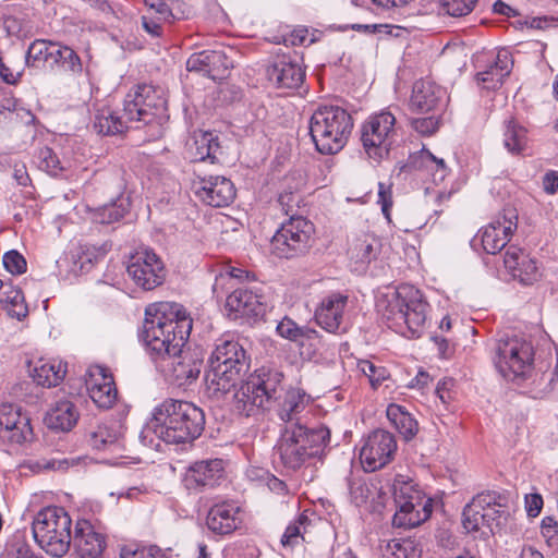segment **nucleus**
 <instances>
[{"label": "nucleus", "instance_id": "obj_1", "mask_svg": "<svg viewBox=\"0 0 558 558\" xmlns=\"http://www.w3.org/2000/svg\"><path fill=\"white\" fill-rule=\"evenodd\" d=\"M168 120L166 99L154 86L141 84L126 94L122 114L107 106L98 108L93 128L106 136L123 134L130 128H147L148 138L156 140L162 136Z\"/></svg>", "mask_w": 558, "mask_h": 558}, {"label": "nucleus", "instance_id": "obj_2", "mask_svg": "<svg viewBox=\"0 0 558 558\" xmlns=\"http://www.w3.org/2000/svg\"><path fill=\"white\" fill-rule=\"evenodd\" d=\"M192 330V318L174 302L149 304L145 308L143 340L156 362H165L184 347Z\"/></svg>", "mask_w": 558, "mask_h": 558}, {"label": "nucleus", "instance_id": "obj_3", "mask_svg": "<svg viewBox=\"0 0 558 558\" xmlns=\"http://www.w3.org/2000/svg\"><path fill=\"white\" fill-rule=\"evenodd\" d=\"M148 428L167 444H189L205 428V413L192 402L166 399L154 411Z\"/></svg>", "mask_w": 558, "mask_h": 558}, {"label": "nucleus", "instance_id": "obj_4", "mask_svg": "<svg viewBox=\"0 0 558 558\" xmlns=\"http://www.w3.org/2000/svg\"><path fill=\"white\" fill-rule=\"evenodd\" d=\"M330 442V430L323 424L307 426L301 423L284 425L276 445L282 466L296 471L314 459L320 458Z\"/></svg>", "mask_w": 558, "mask_h": 558}, {"label": "nucleus", "instance_id": "obj_5", "mask_svg": "<svg viewBox=\"0 0 558 558\" xmlns=\"http://www.w3.org/2000/svg\"><path fill=\"white\" fill-rule=\"evenodd\" d=\"M209 369L205 384L209 395L218 397L229 392L246 375L251 356L238 341L219 340L208 359Z\"/></svg>", "mask_w": 558, "mask_h": 558}, {"label": "nucleus", "instance_id": "obj_6", "mask_svg": "<svg viewBox=\"0 0 558 558\" xmlns=\"http://www.w3.org/2000/svg\"><path fill=\"white\" fill-rule=\"evenodd\" d=\"M428 303L412 286L398 287L387 299L383 316L390 328L409 339L420 338L426 328Z\"/></svg>", "mask_w": 558, "mask_h": 558}, {"label": "nucleus", "instance_id": "obj_7", "mask_svg": "<svg viewBox=\"0 0 558 558\" xmlns=\"http://www.w3.org/2000/svg\"><path fill=\"white\" fill-rule=\"evenodd\" d=\"M283 374L277 369L260 367L235 392V410L246 417L271 410L283 392Z\"/></svg>", "mask_w": 558, "mask_h": 558}, {"label": "nucleus", "instance_id": "obj_8", "mask_svg": "<svg viewBox=\"0 0 558 558\" xmlns=\"http://www.w3.org/2000/svg\"><path fill=\"white\" fill-rule=\"evenodd\" d=\"M353 130L351 114L339 106H319L310 120V134L317 151L324 155L339 153Z\"/></svg>", "mask_w": 558, "mask_h": 558}, {"label": "nucleus", "instance_id": "obj_9", "mask_svg": "<svg viewBox=\"0 0 558 558\" xmlns=\"http://www.w3.org/2000/svg\"><path fill=\"white\" fill-rule=\"evenodd\" d=\"M72 520L61 507H47L40 510L32 525L37 544L53 557L64 556L71 546Z\"/></svg>", "mask_w": 558, "mask_h": 558}, {"label": "nucleus", "instance_id": "obj_10", "mask_svg": "<svg viewBox=\"0 0 558 558\" xmlns=\"http://www.w3.org/2000/svg\"><path fill=\"white\" fill-rule=\"evenodd\" d=\"M509 504V496L505 493L495 490L480 493L463 509V526L469 532L487 526L492 533H495L508 521Z\"/></svg>", "mask_w": 558, "mask_h": 558}, {"label": "nucleus", "instance_id": "obj_11", "mask_svg": "<svg viewBox=\"0 0 558 558\" xmlns=\"http://www.w3.org/2000/svg\"><path fill=\"white\" fill-rule=\"evenodd\" d=\"M314 225L302 216H291L270 241V250L279 258L304 255L312 246Z\"/></svg>", "mask_w": 558, "mask_h": 558}, {"label": "nucleus", "instance_id": "obj_12", "mask_svg": "<svg viewBox=\"0 0 558 558\" xmlns=\"http://www.w3.org/2000/svg\"><path fill=\"white\" fill-rule=\"evenodd\" d=\"M533 344L519 337L500 339L497 347L496 366L509 379L525 378L533 368Z\"/></svg>", "mask_w": 558, "mask_h": 558}, {"label": "nucleus", "instance_id": "obj_13", "mask_svg": "<svg viewBox=\"0 0 558 558\" xmlns=\"http://www.w3.org/2000/svg\"><path fill=\"white\" fill-rule=\"evenodd\" d=\"M396 118L389 111L371 116L361 128V142L365 153L374 160L389 154L395 136Z\"/></svg>", "mask_w": 558, "mask_h": 558}, {"label": "nucleus", "instance_id": "obj_14", "mask_svg": "<svg viewBox=\"0 0 558 558\" xmlns=\"http://www.w3.org/2000/svg\"><path fill=\"white\" fill-rule=\"evenodd\" d=\"M128 276L144 291H151L166 280V267L161 258L149 247H138L129 258Z\"/></svg>", "mask_w": 558, "mask_h": 558}, {"label": "nucleus", "instance_id": "obj_15", "mask_svg": "<svg viewBox=\"0 0 558 558\" xmlns=\"http://www.w3.org/2000/svg\"><path fill=\"white\" fill-rule=\"evenodd\" d=\"M518 227V213L514 207L507 206L487 226L477 233L481 244L487 254L500 252L510 241Z\"/></svg>", "mask_w": 558, "mask_h": 558}, {"label": "nucleus", "instance_id": "obj_16", "mask_svg": "<svg viewBox=\"0 0 558 558\" xmlns=\"http://www.w3.org/2000/svg\"><path fill=\"white\" fill-rule=\"evenodd\" d=\"M397 451L395 436L384 429H376L364 440L360 450V460L363 468L374 472L390 463Z\"/></svg>", "mask_w": 558, "mask_h": 558}, {"label": "nucleus", "instance_id": "obj_17", "mask_svg": "<svg viewBox=\"0 0 558 558\" xmlns=\"http://www.w3.org/2000/svg\"><path fill=\"white\" fill-rule=\"evenodd\" d=\"M34 437L31 418L21 407L3 403L0 405V439L12 445H22Z\"/></svg>", "mask_w": 558, "mask_h": 558}, {"label": "nucleus", "instance_id": "obj_18", "mask_svg": "<svg viewBox=\"0 0 558 558\" xmlns=\"http://www.w3.org/2000/svg\"><path fill=\"white\" fill-rule=\"evenodd\" d=\"M167 368L179 386L190 385L196 380L204 365V354L199 349H183L166 359Z\"/></svg>", "mask_w": 558, "mask_h": 558}, {"label": "nucleus", "instance_id": "obj_19", "mask_svg": "<svg viewBox=\"0 0 558 558\" xmlns=\"http://www.w3.org/2000/svg\"><path fill=\"white\" fill-rule=\"evenodd\" d=\"M243 523L242 510L232 500L215 502L206 515L208 530L219 536L233 534Z\"/></svg>", "mask_w": 558, "mask_h": 558}, {"label": "nucleus", "instance_id": "obj_20", "mask_svg": "<svg viewBox=\"0 0 558 558\" xmlns=\"http://www.w3.org/2000/svg\"><path fill=\"white\" fill-rule=\"evenodd\" d=\"M268 80L278 88H299L305 71L298 60L289 54H277L266 70Z\"/></svg>", "mask_w": 558, "mask_h": 558}, {"label": "nucleus", "instance_id": "obj_21", "mask_svg": "<svg viewBox=\"0 0 558 558\" xmlns=\"http://www.w3.org/2000/svg\"><path fill=\"white\" fill-rule=\"evenodd\" d=\"M233 66L223 50H203L193 53L186 61V70L199 72L214 81L225 78Z\"/></svg>", "mask_w": 558, "mask_h": 558}, {"label": "nucleus", "instance_id": "obj_22", "mask_svg": "<svg viewBox=\"0 0 558 558\" xmlns=\"http://www.w3.org/2000/svg\"><path fill=\"white\" fill-rule=\"evenodd\" d=\"M266 307L267 305L263 301L262 295L245 288L234 290L226 300V310L228 316L232 319L263 317L266 313Z\"/></svg>", "mask_w": 558, "mask_h": 558}, {"label": "nucleus", "instance_id": "obj_23", "mask_svg": "<svg viewBox=\"0 0 558 558\" xmlns=\"http://www.w3.org/2000/svg\"><path fill=\"white\" fill-rule=\"evenodd\" d=\"M198 184L196 196L211 207H226L235 198V187L226 177L210 175L201 179Z\"/></svg>", "mask_w": 558, "mask_h": 558}, {"label": "nucleus", "instance_id": "obj_24", "mask_svg": "<svg viewBox=\"0 0 558 558\" xmlns=\"http://www.w3.org/2000/svg\"><path fill=\"white\" fill-rule=\"evenodd\" d=\"M348 300V295L340 292L325 296L315 311L316 323L328 332L344 330L342 324Z\"/></svg>", "mask_w": 558, "mask_h": 558}, {"label": "nucleus", "instance_id": "obj_25", "mask_svg": "<svg viewBox=\"0 0 558 558\" xmlns=\"http://www.w3.org/2000/svg\"><path fill=\"white\" fill-rule=\"evenodd\" d=\"M225 474L223 461L220 459L197 461L186 471L184 484L187 489L202 490L219 484Z\"/></svg>", "mask_w": 558, "mask_h": 558}, {"label": "nucleus", "instance_id": "obj_26", "mask_svg": "<svg viewBox=\"0 0 558 558\" xmlns=\"http://www.w3.org/2000/svg\"><path fill=\"white\" fill-rule=\"evenodd\" d=\"M72 543L80 558H99L106 548L105 536L87 520H77Z\"/></svg>", "mask_w": 558, "mask_h": 558}, {"label": "nucleus", "instance_id": "obj_27", "mask_svg": "<svg viewBox=\"0 0 558 558\" xmlns=\"http://www.w3.org/2000/svg\"><path fill=\"white\" fill-rule=\"evenodd\" d=\"M504 264L512 277L523 284H533L541 278L537 260L513 245L507 248Z\"/></svg>", "mask_w": 558, "mask_h": 558}, {"label": "nucleus", "instance_id": "obj_28", "mask_svg": "<svg viewBox=\"0 0 558 558\" xmlns=\"http://www.w3.org/2000/svg\"><path fill=\"white\" fill-rule=\"evenodd\" d=\"M312 398L301 388L284 389L282 395L274 402L271 410H274L278 418L290 425L300 423L299 415L308 407Z\"/></svg>", "mask_w": 558, "mask_h": 558}, {"label": "nucleus", "instance_id": "obj_29", "mask_svg": "<svg viewBox=\"0 0 558 558\" xmlns=\"http://www.w3.org/2000/svg\"><path fill=\"white\" fill-rule=\"evenodd\" d=\"M89 397L104 409L111 408L118 396L113 376L102 366H96L89 372V379L86 383Z\"/></svg>", "mask_w": 558, "mask_h": 558}, {"label": "nucleus", "instance_id": "obj_30", "mask_svg": "<svg viewBox=\"0 0 558 558\" xmlns=\"http://www.w3.org/2000/svg\"><path fill=\"white\" fill-rule=\"evenodd\" d=\"M276 329L282 338L296 342L302 350L301 354L311 356L316 351L319 333L315 329L306 326L300 327L289 317H283Z\"/></svg>", "mask_w": 558, "mask_h": 558}, {"label": "nucleus", "instance_id": "obj_31", "mask_svg": "<svg viewBox=\"0 0 558 558\" xmlns=\"http://www.w3.org/2000/svg\"><path fill=\"white\" fill-rule=\"evenodd\" d=\"M445 89L434 82L420 80L414 83L410 106L413 110L428 112L435 110L445 97Z\"/></svg>", "mask_w": 558, "mask_h": 558}, {"label": "nucleus", "instance_id": "obj_32", "mask_svg": "<svg viewBox=\"0 0 558 558\" xmlns=\"http://www.w3.org/2000/svg\"><path fill=\"white\" fill-rule=\"evenodd\" d=\"M513 61L508 50H500L497 53L496 61L487 66L485 71L478 72L476 78L485 89H497L501 86L505 77L512 70Z\"/></svg>", "mask_w": 558, "mask_h": 558}, {"label": "nucleus", "instance_id": "obj_33", "mask_svg": "<svg viewBox=\"0 0 558 558\" xmlns=\"http://www.w3.org/2000/svg\"><path fill=\"white\" fill-rule=\"evenodd\" d=\"M78 412L70 400H61L47 412L44 422L49 429L69 432L77 423Z\"/></svg>", "mask_w": 558, "mask_h": 558}, {"label": "nucleus", "instance_id": "obj_34", "mask_svg": "<svg viewBox=\"0 0 558 558\" xmlns=\"http://www.w3.org/2000/svg\"><path fill=\"white\" fill-rule=\"evenodd\" d=\"M220 149L218 137L211 132L195 134L193 143L189 146V154L192 161H205L209 159L215 162L218 159L217 153Z\"/></svg>", "mask_w": 558, "mask_h": 558}, {"label": "nucleus", "instance_id": "obj_35", "mask_svg": "<svg viewBox=\"0 0 558 558\" xmlns=\"http://www.w3.org/2000/svg\"><path fill=\"white\" fill-rule=\"evenodd\" d=\"M66 373L61 362L39 360L32 371L33 380L43 387H56Z\"/></svg>", "mask_w": 558, "mask_h": 558}, {"label": "nucleus", "instance_id": "obj_36", "mask_svg": "<svg viewBox=\"0 0 558 558\" xmlns=\"http://www.w3.org/2000/svg\"><path fill=\"white\" fill-rule=\"evenodd\" d=\"M387 417L405 440L412 439L418 432V424L402 407L391 403L387 408Z\"/></svg>", "mask_w": 558, "mask_h": 558}, {"label": "nucleus", "instance_id": "obj_37", "mask_svg": "<svg viewBox=\"0 0 558 558\" xmlns=\"http://www.w3.org/2000/svg\"><path fill=\"white\" fill-rule=\"evenodd\" d=\"M526 129L520 125L514 119L505 122L504 144L508 151L520 154L526 146Z\"/></svg>", "mask_w": 558, "mask_h": 558}, {"label": "nucleus", "instance_id": "obj_38", "mask_svg": "<svg viewBox=\"0 0 558 558\" xmlns=\"http://www.w3.org/2000/svg\"><path fill=\"white\" fill-rule=\"evenodd\" d=\"M422 548L412 538H395L388 542L384 558H421Z\"/></svg>", "mask_w": 558, "mask_h": 558}, {"label": "nucleus", "instance_id": "obj_39", "mask_svg": "<svg viewBox=\"0 0 558 558\" xmlns=\"http://www.w3.org/2000/svg\"><path fill=\"white\" fill-rule=\"evenodd\" d=\"M52 41L44 39H36L33 41L26 54L23 57L25 64L32 68H39L41 65H49V53Z\"/></svg>", "mask_w": 558, "mask_h": 558}, {"label": "nucleus", "instance_id": "obj_40", "mask_svg": "<svg viewBox=\"0 0 558 558\" xmlns=\"http://www.w3.org/2000/svg\"><path fill=\"white\" fill-rule=\"evenodd\" d=\"M126 211L128 208L122 202L119 204L113 202L97 208L94 213L93 219L98 223L109 225L122 219Z\"/></svg>", "mask_w": 558, "mask_h": 558}, {"label": "nucleus", "instance_id": "obj_41", "mask_svg": "<svg viewBox=\"0 0 558 558\" xmlns=\"http://www.w3.org/2000/svg\"><path fill=\"white\" fill-rule=\"evenodd\" d=\"M5 294L4 303L8 314L19 320L25 318L28 314V310L24 302L23 292L20 289L11 288Z\"/></svg>", "mask_w": 558, "mask_h": 558}, {"label": "nucleus", "instance_id": "obj_42", "mask_svg": "<svg viewBox=\"0 0 558 558\" xmlns=\"http://www.w3.org/2000/svg\"><path fill=\"white\" fill-rule=\"evenodd\" d=\"M23 60V57H19L16 60L12 59L9 62H4L0 58V78L10 85L17 84L26 65Z\"/></svg>", "mask_w": 558, "mask_h": 558}, {"label": "nucleus", "instance_id": "obj_43", "mask_svg": "<svg viewBox=\"0 0 558 558\" xmlns=\"http://www.w3.org/2000/svg\"><path fill=\"white\" fill-rule=\"evenodd\" d=\"M38 166L50 175L57 177L63 167L57 154L49 147H43L37 154Z\"/></svg>", "mask_w": 558, "mask_h": 558}, {"label": "nucleus", "instance_id": "obj_44", "mask_svg": "<svg viewBox=\"0 0 558 558\" xmlns=\"http://www.w3.org/2000/svg\"><path fill=\"white\" fill-rule=\"evenodd\" d=\"M377 241L375 239H359L352 247V256L361 263H369L377 254Z\"/></svg>", "mask_w": 558, "mask_h": 558}, {"label": "nucleus", "instance_id": "obj_45", "mask_svg": "<svg viewBox=\"0 0 558 558\" xmlns=\"http://www.w3.org/2000/svg\"><path fill=\"white\" fill-rule=\"evenodd\" d=\"M357 366L374 388L381 385L389 377V373L384 366L375 365L368 360H361Z\"/></svg>", "mask_w": 558, "mask_h": 558}, {"label": "nucleus", "instance_id": "obj_46", "mask_svg": "<svg viewBox=\"0 0 558 558\" xmlns=\"http://www.w3.org/2000/svg\"><path fill=\"white\" fill-rule=\"evenodd\" d=\"M421 162L428 169L435 171L434 180H444L449 173V168L442 158H437L429 150L423 149L420 153Z\"/></svg>", "mask_w": 558, "mask_h": 558}, {"label": "nucleus", "instance_id": "obj_47", "mask_svg": "<svg viewBox=\"0 0 558 558\" xmlns=\"http://www.w3.org/2000/svg\"><path fill=\"white\" fill-rule=\"evenodd\" d=\"M88 445L96 450H102L116 442V436L110 433L107 426L99 425L87 435Z\"/></svg>", "mask_w": 558, "mask_h": 558}, {"label": "nucleus", "instance_id": "obj_48", "mask_svg": "<svg viewBox=\"0 0 558 558\" xmlns=\"http://www.w3.org/2000/svg\"><path fill=\"white\" fill-rule=\"evenodd\" d=\"M144 4L146 8L145 14H150L168 23H172L175 19L166 0H144Z\"/></svg>", "mask_w": 558, "mask_h": 558}, {"label": "nucleus", "instance_id": "obj_49", "mask_svg": "<svg viewBox=\"0 0 558 558\" xmlns=\"http://www.w3.org/2000/svg\"><path fill=\"white\" fill-rule=\"evenodd\" d=\"M2 264L12 275H22L27 268L26 259L15 250L9 251L3 255Z\"/></svg>", "mask_w": 558, "mask_h": 558}, {"label": "nucleus", "instance_id": "obj_50", "mask_svg": "<svg viewBox=\"0 0 558 558\" xmlns=\"http://www.w3.org/2000/svg\"><path fill=\"white\" fill-rule=\"evenodd\" d=\"M304 520H306V517L301 515L298 521H294L287 526L281 537V544L283 547L293 548L300 543V539L303 538L300 526L303 524Z\"/></svg>", "mask_w": 558, "mask_h": 558}, {"label": "nucleus", "instance_id": "obj_51", "mask_svg": "<svg viewBox=\"0 0 558 558\" xmlns=\"http://www.w3.org/2000/svg\"><path fill=\"white\" fill-rule=\"evenodd\" d=\"M381 213L388 222H391V207L393 205L391 184L378 183V201Z\"/></svg>", "mask_w": 558, "mask_h": 558}, {"label": "nucleus", "instance_id": "obj_52", "mask_svg": "<svg viewBox=\"0 0 558 558\" xmlns=\"http://www.w3.org/2000/svg\"><path fill=\"white\" fill-rule=\"evenodd\" d=\"M477 0H442L448 14L452 16H464L471 13Z\"/></svg>", "mask_w": 558, "mask_h": 558}, {"label": "nucleus", "instance_id": "obj_53", "mask_svg": "<svg viewBox=\"0 0 558 558\" xmlns=\"http://www.w3.org/2000/svg\"><path fill=\"white\" fill-rule=\"evenodd\" d=\"M121 558H167L166 554L157 546L142 547L137 549H123Z\"/></svg>", "mask_w": 558, "mask_h": 558}, {"label": "nucleus", "instance_id": "obj_54", "mask_svg": "<svg viewBox=\"0 0 558 558\" xmlns=\"http://www.w3.org/2000/svg\"><path fill=\"white\" fill-rule=\"evenodd\" d=\"M286 45L292 46H308L315 41V38L310 35L306 27H296L288 36L284 37Z\"/></svg>", "mask_w": 558, "mask_h": 558}, {"label": "nucleus", "instance_id": "obj_55", "mask_svg": "<svg viewBox=\"0 0 558 558\" xmlns=\"http://www.w3.org/2000/svg\"><path fill=\"white\" fill-rule=\"evenodd\" d=\"M1 558H41L36 556L31 546L23 542H15L11 544L5 551L2 554Z\"/></svg>", "mask_w": 558, "mask_h": 558}, {"label": "nucleus", "instance_id": "obj_56", "mask_svg": "<svg viewBox=\"0 0 558 558\" xmlns=\"http://www.w3.org/2000/svg\"><path fill=\"white\" fill-rule=\"evenodd\" d=\"M300 201V195L293 192L281 193L278 197V204L281 207V210L290 217L296 216L295 213Z\"/></svg>", "mask_w": 558, "mask_h": 558}, {"label": "nucleus", "instance_id": "obj_57", "mask_svg": "<svg viewBox=\"0 0 558 558\" xmlns=\"http://www.w3.org/2000/svg\"><path fill=\"white\" fill-rule=\"evenodd\" d=\"M59 68L64 71H70L74 74L82 72V62L77 53L69 47V49H64L62 61L59 64Z\"/></svg>", "mask_w": 558, "mask_h": 558}, {"label": "nucleus", "instance_id": "obj_58", "mask_svg": "<svg viewBox=\"0 0 558 558\" xmlns=\"http://www.w3.org/2000/svg\"><path fill=\"white\" fill-rule=\"evenodd\" d=\"M412 126L414 130L423 135H432L439 128L438 120L434 117H425L413 119Z\"/></svg>", "mask_w": 558, "mask_h": 558}, {"label": "nucleus", "instance_id": "obj_59", "mask_svg": "<svg viewBox=\"0 0 558 558\" xmlns=\"http://www.w3.org/2000/svg\"><path fill=\"white\" fill-rule=\"evenodd\" d=\"M142 26L144 31L153 37H160L162 35V24L168 23L167 21L159 20L150 14H143Z\"/></svg>", "mask_w": 558, "mask_h": 558}, {"label": "nucleus", "instance_id": "obj_60", "mask_svg": "<svg viewBox=\"0 0 558 558\" xmlns=\"http://www.w3.org/2000/svg\"><path fill=\"white\" fill-rule=\"evenodd\" d=\"M543 497L539 494H530L525 496V509L527 515L535 518L543 508Z\"/></svg>", "mask_w": 558, "mask_h": 558}, {"label": "nucleus", "instance_id": "obj_61", "mask_svg": "<svg viewBox=\"0 0 558 558\" xmlns=\"http://www.w3.org/2000/svg\"><path fill=\"white\" fill-rule=\"evenodd\" d=\"M34 468L38 470H65L68 468V461L56 459H41L35 462Z\"/></svg>", "mask_w": 558, "mask_h": 558}, {"label": "nucleus", "instance_id": "obj_62", "mask_svg": "<svg viewBox=\"0 0 558 558\" xmlns=\"http://www.w3.org/2000/svg\"><path fill=\"white\" fill-rule=\"evenodd\" d=\"M64 49H69L68 46H61L58 43H52L49 53V66L53 68L54 65L59 66L62 61Z\"/></svg>", "mask_w": 558, "mask_h": 558}, {"label": "nucleus", "instance_id": "obj_63", "mask_svg": "<svg viewBox=\"0 0 558 558\" xmlns=\"http://www.w3.org/2000/svg\"><path fill=\"white\" fill-rule=\"evenodd\" d=\"M543 189L548 194H555L558 191V175L555 171H549L543 177Z\"/></svg>", "mask_w": 558, "mask_h": 558}, {"label": "nucleus", "instance_id": "obj_64", "mask_svg": "<svg viewBox=\"0 0 558 558\" xmlns=\"http://www.w3.org/2000/svg\"><path fill=\"white\" fill-rule=\"evenodd\" d=\"M13 177H14L16 183L22 186H27L31 182V178L28 175L27 169H26L25 165H23V163H21V165L16 163L14 166Z\"/></svg>", "mask_w": 558, "mask_h": 558}]
</instances>
